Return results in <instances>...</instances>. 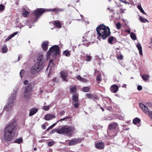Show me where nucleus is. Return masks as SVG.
<instances>
[{"label":"nucleus","instance_id":"obj_32","mask_svg":"<svg viewBox=\"0 0 152 152\" xmlns=\"http://www.w3.org/2000/svg\"><path fill=\"white\" fill-rule=\"evenodd\" d=\"M23 141V139L22 138H20L18 139H17L14 142V143L20 144Z\"/></svg>","mask_w":152,"mask_h":152},{"label":"nucleus","instance_id":"obj_17","mask_svg":"<svg viewBox=\"0 0 152 152\" xmlns=\"http://www.w3.org/2000/svg\"><path fill=\"white\" fill-rule=\"evenodd\" d=\"M56 117V116L53 114H47L45 117V119L47 121L53 119Z\"/></svg>","mask_w":152,"mask_h":152},{"label":"nucleus","instance_id":"obj_8","mask_svg":"<svg viewBox=\"0 0 152 152\" xmlns=\"http://www.w3.org/2000/svg\"><path fill=\"white\" fill-rule=\"evenodd\" d=\"M32 88L31 83L29 84L28 86L26 87L25 91L24 93V96L25 98L28 99L30 96Z\"/></svg>","mask_w":152,"mask_h":152},{"label":"nucleus","instance_id":"obj_37","mask_svg":"<svg viewBox=\"0 0 152 152\" xmlns=\"http://www.w3.org/2000/svg\"><path fill=\"white\" fill-rule=\"evenodd\" d=\"M63 53L66 56H69L70 55V53L69 51L66 50Z\"/></svg>","mask_w":152,"mask_h":152},{"label":"nucleus","instance_id":"obj_7","mask_svg":"<svg viewBox=\"0 0 152 152\" xmlns=\"http://www.w3.org/2000/svg\"><path fill=\"white\" fill-rule=\"evenodd\" d=\"M39 63H36L31 68L30 72L33 75H36L40 72L44 66Z\"/></svg>","mask_w":152,"mask_h":152},{"label":"nucleus","instance_id":"obj_42","mask_svg":"<svg viewBox=\"0 0 152 152\" xmlns=\"http://www.w3.org/2000/svg\"><path fill=\"white\" fill-rule=\"evenodd\" d=\"M116 27L118 29H120L121 27V24L120 23H118L116 24Z\"/></svg>","mask_w":152,"mask_h":152},{"label":"nucleus","instance_id":"obj_38","mask_svg":"<svg viewBox=\"0 0 152 152\" xmlns=\"http://www.w3.org/2000/svg\"><path fill=\"white\" fill-rule=\"evenodd\" d=\"M42 109L46 111L48 110L49 109V106H43Z\"/></svg>","mask_w":152,"mask_h":152},{"label":"nucleus","instance_id":"obj_22","mask_svg":"<svg viewBox=\"0 0 152 152\" xmlns=\"http://www.w3.org/2000/svg\"><path fill=\"white\" fill-rule=\"evenodd\" d=\"M85 58V60L87 61H90L91 60L92 57L91 56L90 53L89 54H86Z\"/></svg>","mask_w":152,"mask_h":152},{"label":"nucleus","instance_id":"obj_36","mask_svg":"<svg viewBox=\"0 0 152 152\" xmlns=\"http://www.w3.org/2000/svg\"><path fill=\"white\" fill-rule=\"evenodd\" d=\"M90 90V88L88 87H84L83 89V91L85 92H88Z\"/></svg>","mask_w":152,"mask_h":152},{"label":"nucleus","instance_id":"obj_6","mask_svg":"<svg viewBox=\"0 0 152 152\" xmlns=\"http://www.w3.org/2000/svg\"><path fill=\"white\" fill-rule=\"evenodd\" d=\"M59 47L58 45H54L52 46L47 52V58H50L51 55H52L53 57L57 56L59 54Z\"/></svg>","mask_w":152,"mask_h":152},{"label":"nucleus","instance_id":"obj_60","mask_svg":"<svg viewBox=\"0 0 152 152\" xmlns=\"http://www.w3.org/2000/svg\"><path fill=\"white\" fill-rule=\"evenodd\" d=\"M71 117L69 116H67L64 118V119H65V120L69 119H71Z\"/></svg>","mask_w":152,"mask_h":152},{"label":"nucleus","instance_id":"obj_46","mask_svg":"<svg viewBox=\"0 0 152 152\" xmlns=\"http://www.w3.org/2000/svg\"><path fill=\"white\" fill-rule=\"evenodd\" d=\"M137 89L139 91L141 90L142 89V87L140 85H138L137 87Z\"/></svg>","mask_w":152,"mask_h":152},{"label":"nucleus","instance_id":"obj_64","mask_svg":"<svg viewBox=\"0 0 152 152\" xmlns=\"http://www.w3.org/2000/svg\"><path fill=\"white\" fill-rule=\"evenodd\" d=\"M120 12L122 13L124 12V11L122 9H120Z\"/></svg>","mask_w":152,"mask_h":152},{"label":"nucleus","instance_id":"obj_48","mask_svg":"<svg viewBox=\"0 0 152 152\" xmlns=\"http://www.w3.org/2000/svg\"><path fill=\"white\" fill-rule=\"evenodd\" d=\"M117 58L118 59L122 60L123 58V56L122 55L117 56Z\"/></svg>","mask_w":152,"mask_h":152},{"label":"nucleus","instance_id":"obj_31","mask_svg":"<svg viewBox=\"0 0 152 152\" xmlns=\"http://www.w3.org/2000/svg\"><path fill=\"white\" fill-rule=\"evenodd\" d=\"M137 7L138 9L140 10V12L143 14H144L147 15L146 13L144 12L142 7L141 5H138L137 6Z\"/></svg>","mask_w":152,"mask_h":152},{"label":"nucleus","instance_id":"obj_50","mask_svg":"<svg viewBox=\"0 0 152 152\" xmlns=\"http://www.w3.org/2000/svg\"><path fill=\"white\" fill-rule=\"evenodd\" d=\"M149 115L150 118H152V111H149Z\"/></svg>","mask_w":152,"mask_h":152},{"label":"nucleus","instance_id":"obj_30","mask_svg":"<svg viewBox=\"0 0 152 152\" xmlns=\"http://www.w3.org/2000/svg\"><path fill=\"white\" fill-rule=\"evenodd\" d=\"M30 13V11L29 10H24L23 14V15L24 17H26L28 14H29Z\"/></svg>","mask_w":152,"mask_h":152},{"label":"nucleus","instance_id":"obj_10","mask_svg":"<svg viewBox=\"0 0 152 152\" xmlns=\"http://www.w3.org/2000/svg\"><path fill=\"white\" fill-rule=\"evenodd\" d=\"M82 139L80 138L74 139L71 140H68L69 141L68 145H75L80 143L82 141Z\"/></svg>","mask_w":152,"mask_h":152},{"label":"nucleus","instance_id":"obj_29","mask_svg":"<svg viewBox=\"0 0 152 152\" xmlns=\"http://www.w3.org/2000/svg\"><path fill=\"white\" fill-rule=\"evenodd\" d=\"M130 36L131 38L134 40H136L137 39V37L136 36L135 34L133 32H132L130 33Z\"/></svg>","mask_w":152,"mask_h":152},{"label":"nucleus","instance_id":"obj_34","mask_svg":"<svg viewBox=\"0 0 152 152\" xmlns=\"http://www.w3.org/2000/svg\"><path fill=\"white\" fill-rule=\"evenodd\" d=\"M114 37L113 36H111L109 37L108 40V42L110 44H112V42L114 39Z\"/></svg>","mask_w":152,"mask_h":152},{"label":"nucleus","instance_id":"obj_55","mask_svg":"<svg viewBox=\"0 0 152 152\" xmlns=\"http://www.w3.org/2000/svg\"><path fill=\"white\" fill-rule=\"evenodd\" d=\"M52 127L51 126L46 129V131H48L50 129H52Z\"/></svg>","mask_w":152,"mask_h":152},{"label":"nucleus","instance_id":"obj_3","mask_svg":"<svg viewBox=\"0 0 152 152\" xmlns=\"http://www.w3.org/2000/svg\"><path fill=\"white\" fill-rule=\"evenodd\" d=\"M96 30L98 35V39L100 40L101 39H105L110 34V30L108 27H106L104 25H100L96 28Z\"/></svg>","mask_w":152,"mask_h":152},{"label":"nucleus","instance_id":"obj_12","mask_svg":"<svg viewBox=\"0 0 152 152\" xmlns=\"http://www.w3.org/2000/svg\"><path fill=\"white\" fill-rule=\"evenodd\" d=\"M61 76L63 80L64 81L67 82L68 80L66 79L68 76V73L67 71H62L60 72Z\"/></svg>","mask_w":152,"mask_h":152},{"label":"nucleus","instance_id":"obj_53","mask_svg":"<svg viewBox=\"0 0 152 152\" xmlns=\"http://www.w3.org/2000/svg\"><path fill=\"white\" fill-rule=\"evenodd\" d=\"M83 78H82L81 77H80V76H77V78L80 80L81 81Z\"/></svg>","mask_w":152,"mask_h":152},{"label":"nucleus","instance_id":"obj_62","mask_svg":"<svg viewBox=\"0 0 152 152\" xmlns=\"http://www.w3.org/2000/svg\"><path fill=\"white\" fill-rule=\"evenodd\" d=\"M126 85L125 84H124L122 86V87L123 88H126Z\"/></svg>","mask_w":152,"mask_h":152},{"label":"nucleus","instance_id":"obj_63","mask_svg":"<svg viewBox=\"0 0 152 152\" xmlns=\"http://www.w3.org/2000/svg\"><path fill=\"white\" fill-rule=\"evenodd\" d=\"M27 26H29V27H28V28H31L32 27V26L30 24H29V25H26Z\"/></svg>","mask_w":152,"mask_h":152},{"label":"nucleus","instance_id":"obj_45","mask_svg":"<svg viewBox=\"0 0 152 152\" xmlns=\"http://www.w3.org/2000/svg\"><path fill=\"white\" fill-rule=\"evenodd\" d=\"M12 37V36H11V35H10V36H9L7 38H6L5 40V41L6 42H7L8 41V40H9L10 39H11Z\"/></svg>","mask_w":152,"mask_h":152},{"label":"nucleus","instance_id":"obj_54","mask_svg":"<svg viewBox=\"0 0 152 152\" xmlns=\"http://www.w3.org/2000/svg\"><path fill=\"white\" fill-rule=\"evenodd\" d=\"M81 81L83 82H86L87 80H86V79L83 78Z\"/></svg>","mask_w":152,"mask_h":152},{"label":"nucleus","instance_id":"obj_40","mask_svg":"<svg viewBox=\"0 0 152 152\" xmlns=\"http://www.w3.org/2000/svg\"><path fill=\"white\" fill-rule=\"evenodd\" d=\"M55 143V142L54 141H52L49 142L48 143V146H51L53 145Z\"/></svg>","mask_w":152,"mask_h":152},{"label":"nucleus","instance_id":"obj_11","mask_svg":"<svg viewBox=\"0 0 152 152\" xmlns=\"http://www.w3.org/2000/svg\"><path fill=\"white\" fill-rule=\"evenodd\" d=\"M36 63H39L40 64H42L43 66H44L45 60L43 55H41L38 57L37 58V62Z\"/></svg>","mask_w":152,"mask_h":152},{"label":"nucleus","instance_id":"obj_26","mask_svg":"<svg viewBox=\"0 0 152 152\" xmlns=\"http://www.w3.org/2000/svg\"><path fill=\"white\" fill-rule=\"evenodd\" d=\"M140 121V120L138 118H134L133 121V122L134 124H136L139 123Z\"/></svg>","mask_w":152,"mask_h":152},{"label":"nucleus","instance_id":"obj_52","mask_svg":"<svg viewBox=\"0 0 152 152\" xmlns=\"http://www.w3.org/2000/svg\"><path fill=\"white\" fill-rule=\"evenodd\" d=\"M18 33V32H15L14 33H13V34H12L11 35V36L13 37H14L15 35H16Z\"/></svg>","mask_w":152,"mask_h":152},{"label":"nucleus","instance_id":"obj_20","mask_svg":"<svg viewBox=\"0 0 152 152\" xmlns=\"http://www.w3.org/2000/svg\"><path fill=\"white\" fill-rule=\"evenodd\" d=\"M53 25L58 28L61 27V26L60 24V22L58 20L54 21L53 22Z\"/></svg>","mask_w":152,"mask_h":152},{"label":"nucleus","instance_id":"obj_41","mask_svg":"<svg viewBox=\"0 0 152 152\" xmlns=\"http://www.w3.org/2000/svg\"><path fill=\"white\" fill-rule=\"evenodd\" d=\"M59 129H53L50 132V134H52L55 133L56 132H57L58 133V131Z\"/></svg>","mask_w":152,"mask_h":152},{"label":"nucleus","instance_id":"obj_35","mask_svg":"<svg viewBox=\"0 0 152 152\" xmlns=\"http://www.w3.org/2000/svg\"><path fill=\"white\" fill-rule=\"evenodd\" d=\"M101 74L99 73L98 75H97L96 77V80L98 81H100L102 80V79L101 78Z\"/></svg>","mask_w":152,"mask_h":152},{"label":"nucleus","instance_id":"obj_14","mask_svg":"<svg viewBox=\"0 0 152 152\" xmlns=\"http://www.w3.org/2000/svg\"><path fill=\"white\" fill-rule=\"evenodd\" d=\"M118 126V124L116 122H113L110 124L108 127V130H107L108 133L109 132V131L111 129H115Z\"/></svg>","mask_w":152,"mask_h":152},{"label":"nucleus","instance_id":"obj_9","mask_svg":"<svg viewBox=\"0 0 152 152\" xmlns=\"http://www.w3.org/2000/svg\"><path fill=\"white\" fill-rule=\"evenodd\" d=\"M49 66H50V69H49V72L48 75V76H49L50 75V73L52 72V70L54 69L55 68V64L53 62V60H50V61L48 66L47 68L45 71L46 73H48V69Z\"/></svg>","mask_w":152,"mask_h":152},{"label":"nucleus","instance_id":"obj_27","mask_svg":"<svg viewBox=\"0 0 152 152\" xmlns=\"http://www.w3.org/2000/svg\"><path fill=\"white\" fill-rule=\"evenodd\" d=\"M72 100L75 102H78V96L77 95L74 94L72 96Z\"/></svg>","mask_w":152,"mask_h":152},{"label":"nucleus","instance_id":"obj_43","mask_svg":"<svg viewBox=\"0 0 152 152\" xmlns=\"http://www.w3.org/2000/svg\"><path fill=\"white\" fill-rule=\"evenodd\" d=\"M65 113V112L64 110H62L59 113V114L61 116L64 115Z\"/></svg>","mask_w":152,"mask_h":152},{"label":"nucleus","instance_id":"obj_19","mask_svg":"<svg viewBox=\"0 0 152 152\" xmlns=\"http://www.w3.org/2000/svg\"><path fill=\"white\" fill-rule=\"evenodd\" d=\"M140 107L142 108L143 111L145 113H148L149 111L147 107L145 105L143 104L140 103Z\"/></svg>","mask_w":152,"mask_h":152},{"label":"nucleus","instance_id":"obj_51","mask_svg":"<svg viewBox=\"0 0 152 152\" xmlns=\"http://www.w3.org/2000/svg\"><path fill=\"white\" fill-rule=\"evenodd\" d=\"M23 83H24V84L25 85H27L28 84L29 82H28V81L27 80H25L24 81Z\"/></svg>","mask_w":152,"mask_h":152},{"label":"nucleus","instance_id":"obj_28","mask_svg":"<svg viewBox=\"0 0 152 152\" xmlns=\"http://www.w3.org/2000/svg\"><path fill=\"white\" fill-rule=\"evenodd\" d=\"M2 52L3 53H5L7 52L8 51V48L6 45H4L2 48Z\"/></svg>","mask_w":152,"mask_h":152},{"label":"nucleus","instance_id":"obj_1","mask_svg":"<svg viewBox=\"0 0 152 152\" xmlns=\"http://www.w3.org/2000/svg\"><path fill=\"white\" fill-rule=\"evenodd\" d=\"M17 124L15 121L9 123L4 129V139L6 140L11 141L15 134L17 129Z\"/></svg>","mask_w":152,"mask_h":152},{"label":"nucleus","instance_id":"obj_4","mask_svg":"<svg viewBox=\"0 0 152 152\" xmlns=\"http://www.w3.org/2000/svg\"><path fill=\"white\" fill-rule=\"evenodd\" d=\"M18 89L14 90L12 95L9 98L8 102L7 104H6L4 108V110L7 112L11 111L14 105V103L16 98V93Z\"/></svg>","mask_w":152,"mask_h":152},{"label":"nucleus","instance_id":"obj_47","mask_svg":"<svg viewBox=\"0 0 152 152\" xmlns=\"http://www.w3.org/2000/svg\"><path fill=\"white\" fill-rule=\"evenodd\" d=\"M76 103L74 104V105L75 108H77L79 107V104L77 102Z\"/></svg>","mask_w":152,"mask_h":152},{"label":"nucleus","instance_id":"obj_18","mask_svg":"<svg viewBox=\"0 0 152 152\" xmlns=\"http://www.w3.org/2000/svg\"><path fill=\"white\" fill-rule=\"evenodd\" d=\"M48 41L44 42H43L42 45V47L44 50L46 51L48 50Z\"/></svg>","mask_w":152,"mask_h":152},{"label":"nucleus","instance_id":"obj_16","mask_svg":"<svg viewBox=\"0 0 152 152\" xmlns=\"http://www.w3.org/2000/svg\"><path fill=\"white\" fill-rule=\"evenodd\" d=\"M38 110V109L35 107L31 108L30 110L29 116H31L35 114L37 112Z\"/></svg>","mask_w":152,"mask_h":152},{"label":"nucleus","instance_id":"obj_57","mask_svg":"<svg viewBox=\"0 0 152 152\" xmlns=\"http://www.w3.org/2000/svg\"><path fill=\"white\" fill-rule=\"evenodd\" d=\"M107 9L110 10V11L111 12H113L114 10L113 9H110L109 8H107Z\"/></svg>","mask_w":152,"mask_h":152},{"label":"nucleus","instance_id":"obj_24","mask_svg":"<svg viewBox=\"0 0 152 152\" xmlns=\"http://www.w3.org/2000/svg\"><path fill=\"white\" fill-rule=\"evenodd\" d=\"M149 75L147 74H144L142 76V79L144 81L148 80L149 78Z\"/></svg>","mask_w":152,"mask_h":152},{"label":"nucleus","instance_id":"obj_23","mask_svg":"<svg viewBox=\"0 0 152 152\" xmlns=\"http://www.w3.org/2000/svg\"><path fill=\"white\" fill-rule=\"evenodd\" d=\"M70 93L71 94H73L75 93L77 90L76 86H71L70 87Z\"/></svg>","mask_w":152,"mask_h":152},{"label":"nucleus","instance_id":"obj_15","mask_svg":"<svg viewBox=\"0 0 152 152\" xmlns=\"http://www.w3.org/2000/svg\"><path fill=\"white\" fill-rule=\"evenodd\" d=\"M110 90L112 92L116 93L118 90V86L115 84L111 86Z\"/></svg>","mask_w":152,"mask_h":152},{"label":"nucleus","instance_id":"obj_25","mask_svg":"<svg viewBox=\"0 0 152 152\" xmlns=\"http://www.w3.org/2000/svg\"><path fill=\"white\" fill-rule=\"evenodd\" d=\"M139 17H140V20L141 22L143 23H145L146 22H147V23L149 22V21L147 19H146L144 18H143L141 16H139Z\"/></svg>","mask_w":152,"mask_h":152},{"label":"nucleus","instance_id":"obj_2","mask_svg":"<svg viewBox=\"0 0 152 152\" xmlns=\"http://www.w3.org/2000/svg\"><path fill=\"white\" fill-rule=\"evenodd\" d=\"M64 10V8H55L53 9H45L43 8H37L33 12L34 15L35 16L36 18L33 21H31L28 20L27 21V23H31L32 24L34 23H35L38 20V18L40 17L41 15L44 12H46L55 11V12H63Z\"/></svg>","mask_w":152,"mask_h":152},{"label":"nucleus","instance_id":"obj_5","mask_svg":"<svg viewBox=\"0 0 152 152\" xmlns=\"http://www.w3.org/2000/svg\"><path fill=\"white\" fill-rule=\"evenodd\" d=\"M75 130V128L73 126L66 125L64 126L61 129H59L58 130V133L70 136Z\"/></svg>","mask_w":152,"mask_h":152},{"label":"nucleus","instance_id":"obj_44","mask_svg":"<svg viewBox=\"0 0 152 152\" xmlns=\"http://www.w3.org/2000/svg\"><path fill=\"white\" fill-rule=\"evenodd\" d=\"M118 0L121 2H123V3H125V4H128L129 5V3L128 2L126 1H123V0Z\"/></svg>","mask_w":152,"mask_h":152},{"label":"nucleus","instance_id":"obj_21","mask_svg":"<svg viewBox=\"0 0 152 152\" xmlns=\"http://www.w3.org/2000/svg\"><path fill=\"white\" fill-rule=\"evenodd\" d=\"M136 47L139 51L140 55V56H142V49L141 44L140 43H138L136 45Z\"/></svg>","mask_w":152,"mask_h":152},{"label":"nucleus","instance_id":"obj_39","mask_svg":"<svg viewBox=\"0 0 152 152\" xmlns=\"http://www.w3.org/2000/svg\"><path fill=\"white\" fill-rule=\"evenodd\" d=\"M25 73V71L23 69H22L20 73V77L21 78H22L23 76V75Z\"/></svg>","mask_w":152,"mask_h":152},{"label":"nucleus","instance_id":"obj_13","mask_svg":"<svg viewBox=\"0 0 152 152\" xmlns=\"http://www.w3.org/2000/svg\"><path fill=\"white\" fill-rule=\"evenodd\" d=\"M95 147L98 149H102L104 148V145L103 142H99L95 144Z\"/></svg>","mask_w":152,"mask_h":152},{"label":"nucleus","instance_id":"obj_49","mask_svg":"<svg viewBox=\"0 0 152 152\" xmlns=\"http://www.w3.org/2000/svg\"><path fill=\"white\" fill-rule=\"evenodd\" d=\"M4 6L2 4H0V10H4Z\"/></svg>","mask_w":152,"mask_h":152},{"label":"nucleus","instance_id":"obj_61","mask_svg":"<svg viewBox=\"0 0 152 152\" xmlns=\"http://www.w3.org/2000/svg\"><path fill=\"white\" fill-rule=\"evenodd\" d=\"M57 123V122L53 124L51 126L52 127V128H53L56 124Z\"/></svg>","mask_w":152,"mask_h":152},{"label":"nucleus","instance_id":"obj_59","mask_svg":"<svg viewBox=\"0 0 152 152\" xmlns=\"http://www.w3.org/2000/svg\"><path fill=\"white\" fill-rule=\"evenodd\" d=\"M22 57V56H21V55H19V56H18V61H19L20 60V59Z\"/></svg>","mask_w":152,"mask_h":152},{"label":"nucleus","instance_id":"obj_58","mask_svg":"<svg viewBox=\"0 0 152 152\" xmlns=\"http://www.w3.org/2000/svg\"><path fill=\"white\" fill-rule=\"evenodd\" d=\"M42 127L43 128V129H45L46 128V126H45V125L44 124L42 125Z\"/></svg>","mask_w":152,"mask_h":152},{"label":"nucleus","instance_id":"obj_33","mask_svg":"<svg viewBox=\"0 0 152 152\" xmlns=\"http://www.w3.org/2000/svg\"><path fill=\"white\" fill-rule=\"evenodd\" d=\"M86 96L88 98L90 99H92L94 98V95L91 94H87Z\"/></svg>","mask_w":152,"mask_h":152},{"label":"nucleus","instance_id":"obj_56","mask_svg":"<svg viewBox=\"0 0 152 152\" xmlns=\"http://www.w3.org/2000/svg\"><path fill=\"white\" fill-rule=\"evenodd\" d=\"M125 32H126L128 33V34H130V31L129 29H127L126 30Z\"/></svg>","mask_w":152,"mask_h":152}]
</instances>
